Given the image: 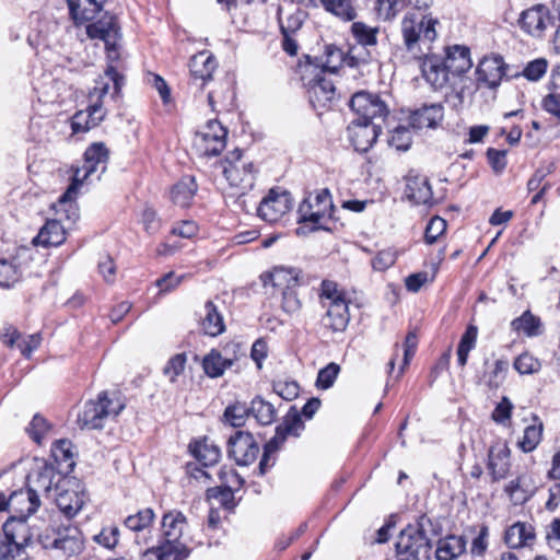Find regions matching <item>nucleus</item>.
<instances>
[{
	"instance_id": "nucleus-1",
	"label": "nucleus",
	"mask_w": 560,
	"mask_h": 560,
	"mask_svg": "<svg viewBox=\"0 0 560 560\" xmlns=\"http://www.w3.org/2000/svg\"><path fill=\"white\" fill-rule=\"evenodd\" d=\"M108 150L102 142L91 144L84 153V164L74 171L72 183L55 206L56 212H63V217L74 221L78 218V209L71 201L75 198L79 187L94 173L100 174L106 170Z\"/></svg>"
},
{
	"instance_id": "nucleus-2",
	"label": "nucleus",
	"mask_w": 560,
	"mask_h": 560,
	"mask_svg": "<svg viewBox=\"0 0 560 560\" xmlns=\"http://www.w3.org/2000/svg\"><path fill=\"white\" fill-rule=\"evenodd\" d=\"M439 21L422 10L407 12L400 22V35L406 50L415 57H420L431 49L438 37Z\"/></svg>"
},
{
	"instance_id": "nucleus-3",
	"label": "nucleus",
	"mask_w": 560,
	"mask_h": 560,
	"mask_svg": "<svg viewBox=\"0 0 560 560\" xmlns=\"http://www.w3.org/2000/svg\"><path fill=\"white\" fill-rule=\"evenodd\" d=\"M319 300L326 308L323 325L334 332L345 331L350 320L349 301L345 291L335 281L324 280L320 283Z\"/></svg>"
},
{
	"instance_id": "nucleus-4",
	"label": "nucleus",
	"mask_w": 560,
	"mask_h": 560,
	"mask_svg": "<svg viewBox=\"0 0 560 560\" xmlns=\"http://www.w3.org/2000/svg\"><path fill=\"white\" fill-rule=\"evenodd\" d=\"M425 524L430 525V520L421 517L419 523L408 525L400 532L396 542L397 560H420L421 557H429L432 542Z\"/></svg>"
},
{
	"instance_id": "nucleus-5",
	"label": "nucleus",
	"mask_w": 560,
	"mask_h": 560,
	"mask_svg": "<svg viewBox=\"0 0 560 560\" xmlns=\"http://www.w3.org/2000/svg\"><path fill=\"white\" fill-rule=\"evenodd\" d=\"M332 209L331 195L327 188L316 194H310L298 209V222L303 225L296 229V234L305 235L311 231L318 230L319 221L325 217L330 218Z\"/></svg>"
},
{
	"instance_id": "nucleus-6",
	"label": "nucleus",
	"mask_w": 560,
	"mask_h": 560,
	"mask_svg": "<svg viewBox=\"0 0 560 560\" xmlns=\"http://www.w3.org/2000/svg\"><path fill=\"white\" fill-rule=\"evenodd\" d=\"M38 539L45 549L58 551L67 557L77 555L83 549L82 532L71 524L47 528L38 535Z\"/></svg>"
},
{
	"instance_id": "nucleus-7",
	"label": "nucleus",
	"mask_w": 560,
	"mask_h": 560,
	"mask_svg": "<svg viewBox=\"0 0 560 560\" xmlns=\"http://www.w3.org/2000/svg\"><path fill=\"white\" fill-rule=\"evenodd\" d=\"M304 429L301 415L291 408L281 424L276 428L273 438L264 446L262 457L259 462V472L265 475L276 463L273 454L277 453L289 435L299 436Z\"/></svg>"
},
{
	"instance_id": "nucleus-8",
	"label": "nucleus",
	"mask_w": 560,
	"mask_h": 560,
	"mask_svg": "<svg viewBox=\"0 0 560 560\" xmlns=\"http://www.w3.org/2000/svg\"><path fill=\"white\" fill-rule=\"evenodd\" d=\"M124 408L122 402L108 398L107 393L102 392L96 400L85 402L83 410L78 415V424L86 430L102 429L108 417L118 416Z\"/></svg>"
},
{
	"instance_id": "nucleus-9",
	"label": "nucleus",
	"mask_w": 560,
	"mask_h": 560,
	"mask_svg": "<svg viewBox=\"0 0 560 560\" xmlns=\"http://www.w3.org/2000/svg\"><path fill=\"white\" fill-rule=\"evenodd\" d=\"M221 165L224 177L231 187L238 190L240 197L254 187L256 171L252 162L243 159L241 150L230 152Z\"/></svg>"
},
{
	"instance_id": "nucleus-10",
	"label": "nucleus",
	"mask_w": 560,
	"mask_h": 560,
	"mask_svg": "<svg viewBox=\"0 0 560 560\" xmlns=\"http://www.w3.org/2000/svg\"><path fill=\"white\" fill-rule=\"evenodd\" d=\"M39 505V495L28 487L14 490L0 488V512L30 517L38 510Z\"/></svg>"
},
{
	"instance_id": "nucleus-11",
	"label": "nucleus",
	"mask_w": 560,
	"mask_h": 560,
	"mask_svg": "<svg viewBox=\"0 0 560 560\" xmlns=\"http://www.w3.org/2000/svg\"><path fill=\"white\" fill-rule=\"evenodd\" d=\"M226 128L211 119L195 133L194 148L202 156L219 155L226 145Z\"/></svg>"
},
{
	"instance_id": "nucleus-12",
	"label": "nucleus",
	"mask_w": 560,
	"mask_h": 560,
	"mask_svg": "<svg viewBox=\"0 0 560 560\" xmlns=\"http://www.w3.org/2000/svg\"><path fill=\"white\" fill-rule=\"evenodd\" d=\"M349 105L358 115L355 120L363 122L383 121L389 113L387 105L377 94L365 91L353 94Z\"/></svg>"
},
{
	"instance_id": "nucleus-13",
	"label": "nucleus",
	"mask_w": 560,
	"mask_h": 560,
	"mask_svg": "<svg viewBox=\"0 0 560 560\" xmlns=\"http://www.w3.org/2000/svg\"><path fill=\"white\" fill-rule=\"evenodd\" d=\"M259 454V445L247 431H235L228 440V455L238 466L253 464Z\"/></svg>"
},
{
	"instance_id": "nucleus-14",
	"label": "nucleus",
	"mask_w": 560,
	"mask_h": 560,
	"mask_svg": "<svg viewBox=\"0 0 560 560\" xmlns=\"http://www.w3.org/2000/svg\"><path fill=\"white\" fill-rule=\"evenodd\" d=\"M86 34L90 38H98L104 42L109 59L114 60L118 57L116 46L119 39V27L113 15L105 13L101 20L89 24Z\"/></svg>"
},
{
	"instance_id": "nucleus-15",
	"label": "nucleus",
	"mask_w": 560,
	"mask_h": 560,
	"mask_svg": "<svg viewBox=\"0 0 560 560\" xmlns=\"http://www.w3.org/2000/svg\"><path fill=\"white\" fill-rule=\"evenodd\" d=\"M50 499L56 502L60 512L68 518L75 516L84 504V494L74 489L73 483L67 479L62 480L61 483H56Z\"/></svg>"
},
{
	"instance_id": "nucleus-16",
	"label": "nucleus",
	"mask_w": 560,
	"mask_h": 560,
	"mask_svg": "<svg viewBox=\"0 0 560 560\" xmlns=\"http://www.w3.org/2000/svg\"><path fill=\"white\" fill-rule=\"evenodd\" d=\"M124 78L113 66H108L105 75L95 81V86L89 93V106L94 112L105 113L103 109V98L108 94L110 82L114 85L113 95L118 94L122 86Z\"/></svg>"
},
{
	"instance_id": "nucleus-17",
	"label": "nucleus",
	"mask_w": 560,
	"mask_h": 560,
	"mask_svg": "<svg viewBox=\"0 0 560 560\" xmlns=\"http://www.w3.org/2000/svg\"><path fill=\"white\" fill-rule=\"evenodd\" d=\"M291 208V198L287 191L278 192L270 189L268 195L260 201L257 209L258 215L266 222H277Z\"/></svg>"
},
{
	"instance_id": "nucleus-18",
	"label": "nucleus",
	"mask_w": 560,
	"mask_h": 560,
	"mask_svg": "<svg viewBox=\"0 0 560 560\" xmlns=\"http://www.w3.org/2000/svg\"><path fill=\"white\" fill-rule=\"evenodd\" d=\"M305 85L308 101L314 109L327 107L335 98L334 82L320 72L310 79Z\"/></svg>"
},
{
	"instance_id": "nucleus-19",
	"label": "nucleus",
	"mask_w": 560,
	"mask_h": 560,
	"mask_svg": "<svg viewBox=\"0 0 560 560\" xmlns=\"http://www.w3.org/2000/svg\"><path fill=\"white\" fill-rule=\"evenodd\" d=\"M381 131L380 122L353 120L348 127V137L357 151L366 152L375 143Z\"/></svg>"
},
{
	"instance_id": "nucleus-20",
	"label": "nucleus",
	"mask_w": 560,
	"mask_h": 560,
	"mask_svg": "<svg viewBox=\"0 0 560 560\" xmlns=\"http://www.w3.org/2000/svg\"><path fill=\"white\" fill-rule=\"evenodd\" d=\"M27 516H13L3 524V535L10 542L15 545L20 550L26 547L35 535H39L37 530L27 523Z\"/></svg>"
},
{
	"instance_id": "nucleus-21",
	"label": "nucleus",
	"mask_w": 560,
	"mask_h": 560,
	"mask_svg": "<svg viewBox=\"0 0 560 560\" xmlns=\"http://www.w3.org/2000/svg\"><path fill=\"white\" fill-rule=\"evenodd\" d=\"M30 486L28 488L33 490L35 493L39 495V493H44L47 498H51L54 494V490L56 488V483H61L62 478L54 468L52 465L47 463H42L30 476Z\"/></svg>"
},
{
	"instance_id": "nucleus-22",
	"label": "nucleus",
	"mask_w": 560,
	"mask_h": 560,
	"mask_svg": "<svg viewBox=\"0 0 560 560\" xmlns=\"http://www.w3.org/2000/svg\"><path fill=\"white\" fill-rule=\"evenodd\" d=\"M477 81L489 89H497L505 75V63L501 56L485 57L477 69Z\"/></svg>"
},
{
	"instance_id": "nucleus-23",
	"label": "nucleus",
	"mask_w": 560,
	"mask_h": 560,
	"mask_svg": "<svg viewBox=\"0 0 560 560\" xmlns=\"http://www.w3.org/2000/svg\"><path fill=\"white\" fill-rule=\"evenodd\" d=\"M215 69V58L209 51L203 50L194 55L189 61L191 84L198 89H203L205 84L212 79Z\"/></svg>"
},
{
	"instance_id": "nucleus-24",
	"label": "nucleus",
	"mask_w": 560,
	"mask_h": 560,
	"mask_svg": "<svg viewBox=\"0 0 560 560\" xmlns=\"http://www.w3.org/2000/svg\"><path fill=\"white\" fill-rule=\"evenodd\" d=\"M520 25L522 30L532 36L540 37L550 24L549 10L544 4H536L521 14Z\"/></svg>"
},
{
	"instance_id": "nucleus-25",
	"label": "nucleus",
	"mask_w": 560,
	"mask_h": 560,
	"mask_svg": "<svg viewBox=\"0 0 560 560\" xmlns=\"http://www.w3.org/2000/svg\"><path fill=\"white\" fill-rule=\"evenodd\" d=\"M423 56L424 59L420 65L423 78L434 89L443 88L451 74L444 59L436 55H429V52H425Z\"/></svg>"
},
{
	"instance_id": "nucleus-26",
	"label": "nucleus",
	"mask_w": 560,
	"mask_h": 560,
	"mask_svg": "<svg viewBox=\"0 0 560 560\" xmlns=\"http://www.w3.org/2000/svg\"><path fill=\"white\" fill-rule=\"evenodd\" d=\"M511 451L505 443L492 445L488 453V470L492 481H499L508 477L511 469Z\"/></svg>"
},
{
	"instance_id": "nucleus-27",
	"label": "nucleus",
	"mask_w": 560,
	"mask_h": 560,
	"mask_svg": "<svg viewBox=\"0 0 560 560\" xmlns=\"http://www.w3.org/2000/svg\"><path fill=\"white\" fill-rule=\"evenodd\" d=\"M70 15L75 24L93 21L103 9L106 0H67Z\"/></svg>"
},
{
	"instance_id": "nucleus-28",
	"label": "nucleus",
	"mask_w": 560,
	"mask_h": 560,
	"mask_svg": "<svg viewBox=\"0 0 560 560\" xmlns=\"http://www.w3.org/2000/svg\"><path fill=\"white\" fill-rule=\"evenodd\" d=\"M443 119V106L425 105L410 115V126L416 129L434 128Z\"/></svg>"
},
{
	"instance_id": "nucleus-29",
	"label": "nucleus",
	"mask_w": 560,
	"mask_h": 560,
	"mask_svg": "<svg viewBox=\"0 0 560 560\" xmlns=\"http://www.w3.org/2000/svg\"><path fill=\"white\" fill-rule=\"evenodd\" d=\"M61 218L47 220L45 225L39 230V233L34 238L35 245L42 246H58L66 240V230L61 224Z\"/></svg>"
},
{
	"instance_id": "nucleus-30",
	"label": "nucleus",
	"mask_w": 560,
	"mask_h": 560,
	"mask_svg": "<svg viewBox=\"0 0 560 560\" xmlns=\"http://www.w3.org/2000/svg\"><path fill=\"white\" fill-rule=\"evenodd\" d=\"M444 61L450 73L454 75L463 74L472 66L469 49L459 45L447 48Z\"/></svg>"
},
{
	"instance_id": "nucleus-31",
	"label": "nucleus",
	"mask_w": 560,
	"mask_h": 560,
	"mask_svg": "<svg viewBox=\"0 0 560 560\" xmlns=\"http://www.w3.org/2000/svg\"><path fill=\"white\" fill-rule=\"evenodd\" d=\"M535 539L534 527L527 523L517 522L510 526L504 535V541L510 548L530 546Z\"/></svg>"
},
{
	"instance_id": "nucleus-32",
	"label": "nucleus",
	"mask_w": 560,
	"mask_h": 560,
	"mask_svg": "<svg viewBox=\"0 0 560 560\" xmlns=\"http://www.w3.org/2000/svg\"><path fill=\"white\" fill-rule=\"evenodd\" d=\"M534 486L527 474H520L512 479L504 488V492L514 504L525 503L533 494Z\"/></svg>"
},
{
	"instance_id": "nucleus-33",
	"label": "nucleus",
	"mask_w": 560,
	"mask_h": 560,
	"mask_svg": "<svg viewBox=\"0 0 560 560\" xmlns=\"http://www.w3.org/2000/svg\"><path fill=\"white\" fill-rule=\"evenodd\" d=\"M199 316L201 329L206 335L215 337L223 332V317L211 301L206 302L202 310L200 311Z\"/></svg>"
},
{
	"instance_id": "nucleus-34",
	"label": "nucleus",
	"mask_w": 560,
	"mask_h": 560,
	"mask_svg": "<svg viewBox=\"0 0 560 560\" xmlns=\"http://www.w3.org/2000/svg\"><path fill=\"white\" fill-rule=\"evenodd\" d=\"M508 370L509 361L505 359L486 360L480 381L489 388H498L505 381Z\"/></svg>"
},
{
	"instance_id": "nucleus-35",
	"label": "nucleus",
	"mask_w": 560,
	"mask_h": 560,
	"mask_svg": "<svg viewBox=\"0 0 560 560\" xmlns=\"http://www.w3.org/2000/svg\"><path fill=\"white\" fill-rule=\"evenodd\" d=\"M186 525V516L180 511H170L162 517V532L166 541L178 542Z\"/></svg>"
},
{
	"instance_id": "nucleus-36",
	"label": "nucleus",
	"mask_w": 560,
	"mask_h": 560,
	"mask_svg": "<svg viewBox=\"0 0 560 560\" xmlns=\"http://www.w3.org/2000/svg\"><path fill=\"white\" fill-rule=\"evenodd\" d=\"M467 540L463 536L448 535L440 539L435 550L438 560H453L466 550Z\"/></svg>"
},
{
	"instance_id": "nucleus-37",
	"label": "nucleus",
	"mask_w": 560,
	"mask_h": 560,
	"mask_svg": "<svg viewBox=\"0 0 560 560\" xmlns=\"http://www.w3.org/2000/svg\"><path fill=\"white\" fill-rule=\"evenodd\" d=\"M189 450L197 460L202 463L203 466H211L219 462L221 457V450L218 445L209 439L203 438L189 444Z\"/></svg>"
},
{
	"instance_id": "nucleus-38",
	"label": "nucleus",
	"mask_w": 560,
	"mask_h": 560,
	"mask_svg": "<svg viewBox=\"0 0 560 560\" xmlns=\"http://www.w3.org/2000/svg\"><path fill=\"white\" fill-rule=\"evenodd\" d=\"M511 326L515 331L523 332L529 338L541 336L545 331L540 317L530 311H525L520 317L513 319Z\"/></svg>"
},
{
	"instance_id": "nucleus-39",
	"label": "nucleus",
	"mask_w": 560,
	"mask_h": 560,
	"mask_svg": "<svg viewBox=\"0 0 560 560\" xmlns=\"http://www.w3.org/2000/svg\"><path fill=\"white\" fill-rule=\"evenodd\" d=\"M234 360L224 358L222 353L212 349L202 360V368L205 373L211 377L217 378L224 374L225 370L233 365Z\"/></svg>"
},
{
	"instance_id": "nucleus-40",
	"label": "nucleus",
	"mask_w": 560,
	"mask_h": 560,
	"mask_svg": "<svg viewBox=\"0 0 560 560\" xmlns=\"http://www.w3.org/2000/svg\"><path fill=\"white\" fill-rule=\"evenodd\" d=\"M197 191V184L192 176H184L172 189L171 198L172 201L182 207L186 208L190 205L194 196Z\"/></svg>"
},
{
	"instance_id": "nucleus-41",
	"label": "nucleus",
	"mask_w": 560,
	"mask_h": 560,
	"mask_svg": "<svg viewBox=\"0 0 560 560\" xmlns=\"http://www.w3.org/2000/svg\"><path fill=\"white\" fill-rule=\"evenodd\" d=\"M406 196L416 205H427L432 199V189L429 180L424 177H412L408 179Z\"/></svg>"
},
{
	"instance_id": "nucleus-42",
	"label": "nucleus",
	"mask_w": 560,
	"mask_h": 560,
	"mask_svg": "<svg viewBox=\"0 0 560 560\" xmlns=\"http://www.w3.org/2000/svg\"><path fill=\"white\" fill-rule=\"evenodd\" d=\"M106 113L94 112L88 106L86 110L75 113L71 120V128L73 132H86L90 129L98 126L104 119Z\"/></svg>"
},
{
	"instance_id": "nucleus-43",
	"label": "nucleus",
	"mask_w": 560,
	"mask_h": 560,
	"mask_svg": "<svg viewBox=\"0 0 560 560\" xmlns=\"http://www.w3.org/2000/svg\"><path fill=\"white\" fill-rule=\"evenodd\" d=\"M248 409L253 417L261 425H269L276 419V409L273 405L259 396L252 400L250 407Z\"/></svg>"
},
{
	"instance_id": "nucleus-44",
	"label": "nucleus",
	"mask_w": 560,
	"mask_h": 560,
	"mask_svg": "<svg viewBox=\"0 0 560 560\" xmlns=\"http://www.w3.org/2000/svg\"><path fill=\"white\" fill-rule=\"evenodd\" d=\"M478 328L469 325L463 334L457 347V361L460 366L467 364L469 352L476 347Z\"/></svg>"
},
{
	"instance_id": "nucleus-45",
	"label": "nucleus",
	"mask_w": 560,
	"mask_h": 560,
	"mask_svg": "<svg viewBox=\"0 0 560 560\" xmlns=\"http://www.w3.org/2000/svg\"><path fill=\"white\" fill-rule=\"evenodd\" d=\"M270 281L275 288L281 290L296 288L299 273L294 269L277 267L270 273Z\"/></svg>"
},
{
	"instance_id": "nucleus-46",
	"label": "nucleus",
	"mask_w": 560,
	"mask_h": 560,
	"mask_svg": "<svg viewBox=\"0 0 560 560\" xmlns=\"http://www.w3.org/2000/svg\"><path fill=\"white\" fill-rule=\"evenodd\" d=\"M156 556L158 560H185L188 557V549L179 542H168L148 550Z\"/></svg>"
},
{
	"instance_id": "nucleus-47",
	"label": "nucleus",
	"mask_w": 560,
	"mask_h": 560,
	"mask_svg": "<svg viewBox=\"0 0 560 560\" xmlns=\"http://www.w3.org/2000/svg\"><path fill=\"white\" fill-rule=\"evenodd\" d=\"M219 478L222 482L221 494L224 500L232 499L234 491H237L244 483V479L234 469H220Z\"/></svg>"
},
{
	"instance_id": "nucleus-48",
	"label": "nucleus",
	"mask_w": 560,
	"mask_h": 560,
	"mask_svg": "<svg viewBox=\"0 0 560 560\" xmlns=\"http://www.w3.org/2000/svg\"><path fill=\"white\" fill-rule=\"evenodd\" d=\"M306 18L305 11L296 8L293 12L283 15V10L279 11L280 30L283 36L294 34L299 31Z\"/></svg>"
},
{
	"instance_id": "nucleus-49",
	"label": "nucleus",
	"mask_w": 560,
	"mask_h": 560,
	"mask_svg": "<svg viewBox=\"0 0 560 560\" xmlns=\"http://www.w3.org/2000/svg\"><path fill=\"white\" fill-rule=\"evenodd\" d=\"M320 3L326 11L345 21H352L357 16L351 0H320Z\"/></svg>"
},
{
	"instance_id": "nucleus-50",
	"label": "nucleus",
	"mask_w": 560,
	"mask_h": 560,
	"mask_svg": "<svg viewBox=\"0 0 560 560\" xmlns=\"http://www.w3.org/2000/svg\"><path fill=\"white\" fill-rule=\"evenodd\" d=\"M155 518L154 511L150 508L143 509L125 520V526L132 532H143L152 525Z\"/></svg>"
},
{
	"instance_id": "nucleus-51",
	"label": "nucleus",
	"mask_w": 560,
	"mask_h": 560,
	"mask_svg": "<svg viewBox=\"0 0 560 560\" xmlns=\"http://www.w3.org/2000/svg\"><path fill=\"white\" fill-rule=\"evenodd\" d=\"M373 59L371 51L369 50V47L363 45H354L350 47L348 54L345 58V65L350 68H358L364 67L371 62Z\"/></svg>"
},
{
	"instance_id": "nucleus-52",
	"label": "nucleus",
	"mask_w": 560,
	"mask_h": 560,
	"mask_svg": "<svg viewBox=\"0 0 560 560\" xmlns=\"http://www.w3.org/2000/svg\"><path fill=\"white\" fill-rule=\"evenodd\" d=\"M351 32L358 42L357 45L372 47L377 43L376 34L378 30L376 27H371L363 22H354L351 25Z\"/></svg>"
},
{
	"instance_id": "nucleus-53",
	"label": "nucleus",
	"mask_w": 560,
	"mask_h": 560,
	"mask_svg": "<svg viewBox=\"0 0 560 560\" xmlns=\"http://www.w3.org/2000/svg\"><path fill=\"white\" fill-rule=\"evenodd\" d=\"M541 435H542V424L541 423L528 425L524 430L523 436L518 441L517 444L523 452H525V453L532 452L540 443Z\"/></svg>"
},
{
	"instance_id": "nucleus-54",
	"label": "nucleus",
	"mask_w": 560,
	"mask_h": 560,
	"mask_svg": "<svg viewBox=\"0 0 560 560\" xmlns=\"http://www.w3.org/2000/svg\"><path fill=\"white\" fill-rule=\"evenodd\" d=\"M20 268L12 261L0 259V287L10 288L21 279Z\"/></svg>"
},
{
	"instance_id": "nucleus-55",
	"label": "nucleus",
	"mask_w": 560,
	"mask_h": 560,
	"mask_svg": "<svg viewBox=\"0 0 560 560\" xmlns=\"http://www.w3.org/2000/svg\"><path fill=\"white\" fill-rule=\"evenodd\" d=\"M345 58L346 56L338 47L327 46L325 49V61H323L319 72H336L341 65H345Z\"/></svg>"
},
{
	"instance_id": "nucleus-56",
	"label": "nucleus",
	"mask_w": 560,
	"mask_h": 560,
	"mask_svg": "<svg viewBox=\"0 0 560 560\" xmlns=\"http://www.w3.org/2000/svg\"><path fill=\"white\" fill-rule=\"evenodd\" d=\"M51 455L57 463H68V467L74 465L72 458V444L68 440L56 441L51 447Z\"/></svg>"
},
{
	"instance_id": "nucleus-57",
	"label": "nucleus",
	"mask_w": 560,
	"mask_h": 560,
	"mask_svg": "<svg viewBox=\"0 0 560 560\" xmlns=\"http://www.w3.org/2000/svg\"><path fill=\"white\" fill-rule=\"evenodd\" d=\"M388 144L397 151H407L411 144V132L407 127L398 126L388 139Z\"/></svg>"
},
{
	"instance_id": "nucleus-58",
	"label": "nucleus",
	"mask_w": 560,
	"mask_h": 560,
	"mask_svg": "<svg viewBox=\"0 0 560 560\" xmlns=\"http://www.w3.org/2000/svg\"><path fill=\"white\" fill-rule=\"evenodd\" d=\"M339 372H340V366L334 362H331V363L327 364L325 368L320 369L317 374V380H316L317 388H319V389L330 388L334 385Z\"/></svg>"
},
{
	"instance_id": "nucleus-59",
	"label": "nucleus",
	"mask_w": 560,
	"mask_h": 560,
	"mask_svg": "<svg viewBox=\"0 0 560 560\" xmlns=\"http://www.w3.org/2000/svg\"><path fill=\"white\" fill-rule=\"evenodd\" d=\"M249 409L244 405L237 404L229 406L224 411L225 421L233 428H240L245 424Z\"/></svg>"
},
{
	"instance_id": "nucleus-60",
	"label": "nucleus",
	"mask_w": 560,
	"mask_h": 560,
	"mask_svg": "<svg viewBox=\"0 0 560 560\" xmlns=\"http://www.w3.org/2000/svg\"><path fill=\"white\" fill-rule=\"evenodd\" d=\"M187 358L185 353H177L172 357L163 369V373L168 380L174 383L177 377L184 372Z\"/></svg>"
},
{
	"instance_id": "nucleus-61",
	"label": "nucleus",
	"mask_w": 560,
	"mask_h": 560,
	"mask_svg": "<svg viewBox=\"0 0 560 560\" xmlns=\"http://www.w3.org/2000/svg\"><path fill=\"white\" fill-rule=\"evenodd\" d=\"M404 5V0H375V9L383 20L393 19Z\"/></svg>"
},
{
	"instance_id": "nucleus-62",
	"label": "nucleus",
	"mask_w": 560,
	"mask_h": 560,
	"mask_svg": "<svg viewBox=\"0 0 560 560\" xmlns=\"http://www.w3.org/2000/svg\"><path fill=\"white\" fill-rule=\"evenodd\" d=\"M446 221L441 217H433L427 224L424 231V241L427 244H433L446 231Z\"/></svg>"
},
{
	"instance_id": "nucleus-63",
	"label": "nucleus",
	"mask_w": 560,
	"mask_h": 560,
	"mask_svg": "<svg viewBox=\"0 0 560 560\" xmlns=\"http://www.w3.org/2000/svg\"><path fill=\"white\" fill-rule=\"evenodd\" d=\"M281 308L289 315H295L300 312L302 303L298 296L295 288L284 289L282 292Z\"/></svg>"
},
{
	"instance_id": "nucleus-64",
	"label": "nucleus",
	"mask_w": 560,
	"mask_h": 560,
	"mask_svg": "<svg viewBox=\"0 0 560 560\" xmlns=\"http://www.w3.org/2000/svg\"><path fill=\"white\" fill-rule=\"evenodd\" d=\"M540 362L529 353H523L514 362L515 370L521 374H533L540 370Z\"/></svg>"
}]
</instances>
